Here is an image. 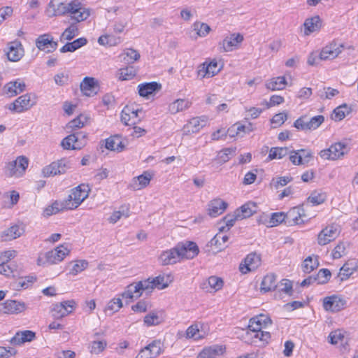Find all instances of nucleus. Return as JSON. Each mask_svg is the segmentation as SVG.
Wrapping results in <instances>:
<instances>
[{
    "label": "nucleus",
    "instance_id": "1",
    "mask_svg": "<svg viewBox=\"0 0 358 358\" xmlns=\"http://www.w3.org/2000/svg\"><path fill=\"white\" fill-rule=\"evenodd\" d=\"M50 9L52 13L49 16H59L69 14L70 20L80 22L85 20L90 15V10L85 8L78 0L69 3H64L60 0H51L49 3Z\"/></svg>",
    "mask_w": 358,
    "mask_h": 358
},
{
    "label": "nucleus",
    "instance_id": "2",
    "mask_svg": "<svg viewBox=\"0 0 358 358\" xmlns=\"http://www.w3.org/2000/svg\"><path fill=\"white\" fill-rule=\"evenodd\" d=\"M88 185L80 184L71 189V194L64 200L67 208L73 210L77 208L88 196L90 192Z\"/></svg>",
    "mask_w": 358,
    "mask_h": 358
},
{
    "label": "nucleus",
    "instance_id": "3",
    "mask_svg": "<svg viewBox=\"0 0 358 358\" xmlns=\"http://www.w3.org/2000/svg\"><path fill=\"white\" fill-rule=\"evenodd\" d=\"M69 253L70 250L66 247L60 245L54 250L46 252L43 257H38L37 264L38 265L57 264L62 262Z\"/></svg>",
    "mask_w": 358,
    "mask_h": 358
},
{
    "label": "nucleus",
    "instance_id": "4",
    "mask_svg": "<svg viewBox=\"0 0 358 358\" xmlns=\"http://www.w3.org/2000/svg\"><path fill=\"white\" fill-rule=\"evenodd\" d=\"M350 151L348 144L337 142L332 144L329 148L321 150L319 153L321 158L327 160H337L343 158Z\"/></svg>",
    "mask_w": 358,
    "mask_h": 358
},
{
    "label": "nucleus",
    "instance_id": "5",
    "mask_svg": "<svg viewBox=\"0 0 358 358\" xmlns=\"http://www.w3.org/2000/svg\"><path fill=\"white\" fill-rule=\"evenodd\" d=\"M154 288L152 279L148 278L145 280L139 281L128 285L127 290L122 294V296L125 299L138 298L141 296L142 291L151 292Z\"/></svg>",
    "mask_w": 358,
    "mask_h": 358
},
{
    "label": "nucleus",
    "instance_id": "6",
    "mask_svg": "<svg viewBox=\"0 0 358 358\" xmlns=\"http://www.w3.org/2000/svg\"><path fill=\"white\" fill-rule=\"evenodd\" d=\"M29 165V159L25 156H19L15 160L9 162L4 167V173L8 177H21Z\"/></svg>",
    "mask_w": 358,
    "mask_h": 358
},
{
    "label": "nucleus",
    "instance_id": "7",
    "mask_svg": "<svg viewBox=\"0 0 358 358\" xmlns=\"http://www.w3.org/2000/svg\"><path fill=\"white\" fill-rule=\"evenodd\" d=\"M324 122V117L322 115L314 116L310 119L303 115L295 120L294 127L299 130L312 131L317 129Z\"/></svg>",
    "mask_w": 358,
    "mask_h": 358
},
{
    "label": "nucleus",
    "instance_id": "8",
    "mask_svg": "<svg viewBox=\"0 0 358 358\" xmlns=\"http://www.w3.org/2000/svg\"><path fill=\"white\" fill-rule=\"evenodd\" d=\"M308 208V203H303L301 206H296L290 209L286 213V224L289 225L299 224L304 222L303 218L310 219V217L306 213Z\"/></svg>",
    "mask_w": 358,
    "mask_h": 358
},
{
    "label": "nucleus",
    "instance_id": "9",
    "mask_svg": "<svg viewBox=\"0 0 358 358\" xmlns=\"http://www.w3.org/2000/svg\"><path fill=\"white\" fill-rule=\"evenodd\" d=\"M69 169H71L70 162L66 159H62L44 167L42 173L44 177H50L64 174Z\"/></svg>",
    "mask_w": 358,
    "mask_h": 358
},
{
    "label": "nucleus",
    "instance_id": "10",
    "mask_svg": "<svg viewBox=\"0 0 358 358\" xmlns=\"http://www.w3.org/2000/svg\"><path fill=\"white\" fill-rule=\"evenodd\" d=\"M36 103V101L31 99V94H25L19 96L13 103L7 106L6 108L12 112L20 113L29 110Z\"/></svg>",
    "mask_w": 358,
    "mask_h": 358
},
{
    "label": "nucleus",
    "instance_id": "11",
    "mask_svg": "<svg viewBox=\"0 0 358 358\" xmlns=\"http://www.w3.org/2000/svg\"><path fill=\"white\" fill-rule=\"evenodd\" d=\"M178 252L179 257L181 259H192L198 255L199 249L196 243L193 241L180 242L176 246Z\"/></svg>",
    "mask_w": 358,
    "mask_h": 358
},
{
    "label": "nucleus",
    "instance_id": "12",
    "mask_svg": "<svg viewBox=\"0 0 358 358\" xmlns=\"http://www.w3.org/2000/svg\"><path fill=\"white\" fill-rule=\"evenodd\" d=\"M73 300L64 301L54 305L51 310V315L55 320L61 319L71 313L75 308Z\"/></svg>",
    "mask_w": 358,
    "mask_h": 358
},
{
    "label": "nucleus",
    "instance_id": "13",
    "mask_svg": "<svg viewBox=\"0 0 358 358\" xmlns=\"http://www.w3.org/2000/svg\"><path fill=\"white\" fill-rule=\"evenodd\" d=\"M343 48L342 43L333 41L322 49L320 59L322 60L334 59L342 52Z\"/></svg>",
    "mask_w": 358,
    "mask_h": 358
},
{
    "label": "nucleus",
    "instance_id": "14",
    "mask_svg": "<svg viewBox=\"0 0 358 358\" xmlns=\"http://www.w3.org/2000/svg\"><path fill=\"white\" fill-rule=\"evenodd\" d=\"M346 301L337 295L327 296L323 299V308L325 310L336 313L345 308Z\"/></svg>",
    "mask_w": 358,
    "mask_h": 358
},
{
    "label": "nucleus",
    "instance_id": "15",
    "mask_svg": "<svg viewBox=\"0 0 358 358\" xmlns=\"http://www.w3.org/2000/svg\"><path fill=\"white\" fill-rule=\"evenodd\" d=\"M246 336L248 338L247 342H250L255 345H265L268 343L271 334L268 331L263 330L252 331L248 329Z\"/></svg>",
    "mask_w": 358,
    "mask_h": 358
},
{
    "label": "nucleus",
    "instance_id": "16",
    "mask_svg": "<svg viewBox=\"0 0 358 358\" xmlns=\"http://www.w3.org/2000/svg\"><path fill=\"white\" fill-rule=\"evenodd\" d=\"M36 45L40 50L46 52H52L57 48V42L53 41V38L49 34L39 36L36 40Z\"/></svg>",
    "mask_w": 358,
    "mask_h": 358
},
{
    "label": "nucleus",
    "instance_id": "17",
    "mask_svg": "<svg viewBox=\"0 0 358 358\" xmlns=\"http://www.w3.org/2000/svg\"><path fill=\"white\" fill-rule=\"evenodd\" d=\"M80 88L84 95L92 96L98 92L99 83L94 78L85 77L81 82Z\"/></svg>",
    "mask_w": 358,
    "mask_h": 358
},
{
    "label": "nucleus",
    "instance_id": "18",
    "mask_svg": "<svg viewBox=\"0 0 358 358\" xmlns=\"http://www.w3.org/2000/svg\"><path fill=\"white\" fill-rule=\"evenodd\" d=\"M339 232L336 226L331 225L323 229L318 234L317 241L320 245H324L334 241Z\"/></svg>",
    "mask_w": 358,
    "mask_h": 358
},
{
    "label": "nucleus",
    "instance_id": "19",
    "mask_svg": "<svg viewBox=\"0 0 358 358\" xmlns=\"http://www.w3.org/2000/svg\"><path fill=\"white\" fill-rule=\"evenodd\" d=\"M243 41V36L241 34H232L226 36L220 43V52H230Z\"/></svg>",
    "mask_w": 358,
    "mask_h": 358
},
{
    "label": "nucleus",
    "instance_id": "20",
    "mask_svg": "<svg viewBox=\"0 0 358 358\" xmlns=\"http://www.w3.org/2000/svg\"><path fill=\"white\" fill-rule=\"evenodd\" d=\"M2 312L6 314H18L26 309L24 302L15 300H6L2 304Z\"/></svg>",
    "mask_w": 358,
    "mask_h": 358
},
{
    "label": "nucleus",
    "instance_id": "21",
    "mask_svg": "<svg viewBox=\"0 0 358 358\" xmlns=\"http://www.w3.org/2000/svg\"><path fill=\"white\" fill-rule=\"evenodd\" d=\"M271 324V320L270 317L265 315H259L250 320L248 329L257 331L258 330H262Z\"/></svg>",
    "mask_w": 358,
    "mask_h": 358
},
{
    "label": "nucleus",
    "instance_id": "22",
    "mask_svg": "<svg viewBox=\"0 0 358 358\" xmlns=\"http://www.w3.org/2000/svg\"><path fill=\"white\" fill-rule=\"evenodd\" d=\"M7 57L11 62L19 61L24 55V49L22 43L18 41H14L8 43Z\"/></svg>",
    "mask_w": 358,
    "mask_h": 358
},
{
    "label": "nucleus",
    "instance_id": "23",
    "mask_svg": "<svg viewBox=\"0 0 358 358\" xmlns=\"http://www.w3.org/2000/svg\"><path fill=\"white\" fill-rule=\"evenodd\" d=\"M208 118L206 116L196 117L191 119L185 126L184 132L196 133L206 126Z\"/></svg>",
    "mask_w": 358,
    "mask_h": 358
},
{
    "label": "nucleus",
    "instance_id": "24",
    "mask_svg": "<svg viewBox=\"0 0 358 358\" xmlns=\"http://www.w3.org/2000/svg\"><path fill=\"white\" fill-rule=\"evenodd\" d=\"M260 257L256 253H250L245 258V264L240 265L239 269L241 273H246L248 271H251L256 269L260 264Z\"/></svg>",
    "mask_w": 358,
    "mask_h": 358
},
{
    "label": "nucleus",
    "instance_id": "25",
    "mask_svg": "<svg viewBox=\"0 0 358 358\" xmlns=\"http://www.w3.org/2000/svg\"><path fill=\"white\" fill-rule=\"evenodd\" d=\"M152 178L148 171H144L143 174L133 178L129 187L133 190H139L147 187Z\"/></svg>",
    "mask_w": 358,
    "mask_h": 358
},
{
    "label": "nucleus",
    "instance_id": "26",
    "mask_svg": "<svg viewBox=\"0 0 358 358\" xmlns=\"http://www.w3.org/2000/svg\"><path fill=\"white\" fill-rule=\"evenodd\" d=\"M228 204L221 199H215L210 201L208 205V215L215 217L221 215L227 208Z\"/></svg>",
    "mask_w": 358,
    "mask_h": 358
},
{
    "label": "nucleus",
    "instance_id": "27",
    "mask_svg": "<svg viewBox=\"0 0 358 358\" xmlns=\"http://www.w3.org/2000/svg\"><path fill=\"white\" fill-rule=\"evenodd\" d=\"M178 252L175 247L162 252L159 258L161 264L166 266L179 262L180 259Z\"/></svg>",
    "mask_w": 358,
    "mask_h": 358
},
{
    "label": "nucleus",
    "instance_id": "28",
    "mask_svg": "<svg viewBox=\"0 0 358 358\" xmlns=\"http://www.w3.org/2000/svg\"><path fill=\"white\" fill-rule=\"evenodd\" d=\"M355 260H349L345 262L340 268L337 277L340 281L348 280L355 272H358V268L356 266Z\"/></svg>",
    "mask_w": 358,
    "mask_h": 358
},
{
    "label": "nucleus",
    "instance_id": "29",
    "mask_svg": "<svg viewBox=\"0 0 358 358\" xmlns=\"http://www.w3.org/2000/svg\"><path fill=\"white\" fill-rule=\"evenodd\" d=\"M162 85L157 82L144 83L138 85V94L141 96L148 97L161 90Z\"/></svg>",
    "mask_w": 358,
    "mask_h": 358
},
{
    "label": "nucleus",
    "instance_id": "30",
    "mask_svg": "<svg viewBox=\"0 0 358 358\" xmlns=\"http://www.w3.org/2000/svg\"><path fill=\"white\" fill-rule=\"evenodd\" d=\"M24 232L22 228L15 224L0 233V238L2 241H9L20 237Z\"/></svg>",
    "mask_w": 358,
    "mask_h": 358
},
{
    "label": "nucleus",
    "instance_id": "31",
    "mask_svg": "<svg viewBox=\"0 0 358 358\" xmlns=\"http://www.w3.org/2000/svg\"><path fill=\"white\" fill-rule=\"evenodd\" d=\"M105 148L110 151L120 152L125 148L120 135L111 136L105 140Z\"/></svg>",
    "mask_w": 358,
    "mask_h": 358
},
{
    "label": "nucleus",
    "instance_id": "32",
    "mask_svg": "<svg viewBox=\"0 0 358 358\" xmlns=\"http://www.w3.org/2000/svg\"><path fill=\"white\" fill-rule=\"evenodd\" d=\"M36 338L35 332L30 330L18 331L10 339V342L14 345H21L25 342H30Z\"/></svg>",
    "mask_w": 358,
    "mask_h": 358
},
{
    "label": "nucleus",
    "instance_id": "33",
    "mask_svg": "<svg viewBox=\"0 0 358 358\" xmlns=\"http://www.w3.org/2000/svg\"><path fill=\"white\" fill-rule=\"evenodd\" d=\"M25 89L23 82H10L3 87V93L8 97H12L22 92Z\"/></svg>",
    "mask_w": 358,
    "mask_h": 358
},
{
    "label": "nucleus",
    "instance_id": "34",
    "mask_svg": "<svg viewBox=\"0 0 358 358\" xmlns=\"http://www.w3.org/2000/svg\"><path fill=\"white\" fill-rule=\"evenodd\" d=\"M225 348L222 345H213L203 349L197 358H218L224 353Z\"/></svg>",
    "mask_w": 358,
    "mask_h": 358
},
{
    "label": "nucleus",
    "instance_id": "35",
    "mask_svg": "<svg viewBox=\"0 0 358 358\" xmlns=\"http://www.w3.org/2000/svg\"><path fill=\"white\" fill-rule=\"evenodd\" d=\"M304 34L308 36L313 32L319 31L322 27V22L318 15L308 18L303 23Z\"/></svg>",
    "mask_w": 358,
    "mask_h": 358
},
{
    "label": "nucleus",
    "instance_id": "36",
    "mask_svg": "<svg viewBox=\"0 0 358 358\" xmlns=\"http://www.w3.org/2000/svg\"><path fill=\"white\" fill-rule=\"evenodd\" d=\"M257 205L254 202H248L235 210L241 220L252 216L257 211Z\"/></svg>",
    "mask_w": 358,
    "mask_h": 358
},
{
    "label": "nucleus",
    "instance_id": "37",
    "mask_svg": "<svg viewBox=\"0 0 358 358\" xmlns=\"http://www.w3.org/2000/svg\"><path fill=\"white\" fill-rule=\"evenodd\" d=\"M217 62L216 61H212L207 65L204 63L199 69L198 74L202 78H204L205 76L210 78L215 76L220 71V69H217Z\"/></svg>",
    "mask_w": 358,
    "mask_h": 358
},
{
    "label": "nucleus",
    "instance_id": "38",
    "mask_svg": "<svg viewBox=\"0 0 358 358\" xmlns=\"http://www.w3.org/2000/svg\"><path fill=\"white\" fill-rule=\"evenodd\" d=\"M239 220H241V218L237 217V214L235 211L234 215H227L218 224L219 225L223 224V225H221L218 227L219 231L224 232L229 231L230 228L234 225L235 222Z\"/></svg>",
    "mask_w": 358,
    "mask_h": 358
},
{
    "label": "nucleus",
    "instance_id": "39",
    "mask_svg": "<svg viewBox=\"0 0 358 358\" xmlns=\"http://www.w3.org/2000/svg\"><path fill=\"white\" fill-rule=\"evenodd\" d=\"M192 103L187 99H178L169 106V110L171 114H176L189 108Z\"/></svg>",
    "mask_w": 358,
    "mask_h": 358
},
{
    "label": "nucleus",
    "instance_id": "40",
    "mask_svg": "<svg viewBox=\"0 0 358 358\" xmlns=\"http://www.w3.org/2000/svg\"><path fill=\"white\" fill-rule=\"evenodd\" d=\"M276 275L274 273H269L264 276L261 283V292H267L275 289L277 287Z\"/></svg>",
    "mask_w": 358,
    "mask_h": 358
},
{
    "label": "nucleus",
    "instance_id": "41",
    "mask_svg": "<svg viewBox=\"0 0 358 358\" xmlns=\"http://www.w3.org/2000/svg\"><path fill=\"white\" fill-rule=\"evenodd\" d=\"M137 71L133 66H128L121 68L117 73V78L119 80H129L136 76Z\"/></svg>",
    "mask_w": 358,
    "mask_h": 358
},
{
    "label": "nucleus",
    "instance_id": "42",
    "mask_svg": "<svg viewBox=\"0 0 358 358\" xmlns=\"http://www.w3.org/2000/svg\"><path fill=\"white\" fill-rule=\"evenodd\" d=\"M173 281V277L169 274H162L152 278V283L155 288L163 289L169 286Z\"/></svg>",
    "mask_w": 358,
    "mask_h": 358
},
{
    "label": "nucleus",
    "instance_id": "43",
    "mask_svg": "<svg viewBox=\"0 0 358 358\" xmlns=\"http://www.w3.org/2000/svg\"><path fill=\"white\" fill-rule=\"evenodd\" d=\"M350 108L347 104L344 103L336 108L331 115V118L338 122L345 118V117L350 113Z\"/></svg>",
    "mask_w": 358,
    "mask_h": 358
},
{
    "label": "nucleus",
    "instance_id": "44",
    "mask_svg": "<svg viewBox=\"0 0 358 358\" xmlns=\"http://www.w3.org/2000/svg\"><path fill=\"white\" fill-rule=\"evenodd\" d=\"M318 256H309L305 259L302 264L303 271L306 273H310L319 266Z\"/></svg>",
    "mask_w": 358,
    "mask_h": 358
},
{
    "label": "nucleus",
    "instance_id": "45",
    "mask_svg": "<svg viewBox=\"0 0 358 358\" xmlns=\"http://www.w3.org/2000/svg\"><path fill=\"white\" fill-rule=\"evenodd\" d=\"M287 84L286 79L283 76H279L274 78L266 83V87L267 89L275 91V90H281L285 88Z\"/></svg>",
    "mask_w": 358,
    "mask_h": 358
},
{
    "label": "nucleus",
    "instance_id": "46",
    "mask_svg": "<svg viewBox=\"0 0 358 358\" xmlns=\"http://www.w3.org/2000/svg\"><path fill=\"white\" fill-rule=\"evenodd\" d=\"M64 210H69L64 200L63 201H55L44 210V214L46 216H50Z\"/></svg>",
    "mask_w": 358,
    "mask_h": 358
},
{
    "label": "nucleus",
    "instance_id": "47",
    "mask_svg": "<svg viewBox=\"0 0 358 358\" xmlns=\"http://www.w3.org/2000/svg\"><path fill=\"white\" fill-rule=\"evenodd\" d=\"M222 233L219 231L209 242L211 246H216L219 251L224 250L227 247L225 243L229 240L228 236L223 235Z\"/></svg>",
    "mask_w": 358,
    "mask_h": 358
},
{
    "label": "nucleus",
    "instance_id": "48",
    "mask_svg": "<svg viewBox=\"0 0 358 358\" xmlns=\"http://www.w3.org/2000/svg\"><path fill=\"white\" fill-rule=\"evenodd\" d=\"M327 199V195L324 192H319L317 191L313 192L307 198V200L303 203H308V208L310 203L313 206H317L323 203Z\"/></svg>",
    "mask_w": 358,
    "mask_h": 358
},
{
    "label": "nucleus",
    "instance_id": "49",
    "mask_svg": "<svg viewBox=\"0 0 358 358\" xmlns=\"http://www.w3.org/2000/svg\"><path fill=\"white\" fill-rule=\"evenodd\" d=\"M77 22L76 20H73V22L71 23L70 26L67 27L64 32L61 35V39H64L67 41H70L73 39L76 35L78 34V28L77 26Z\"/></svg>",
    "mask_w": 358,
    "mask_h": 358
},
{
    "label": "nucleus",
    "instance_id": "50",
    "mask_svg": "<svg viewBox=\"0 0 358 358\" xmlns=\"http://www.w3.org/2000/svg\"><path fill=\"white\" fill-rule=\"evenodd\" d=\"M122 210L115 211L108 218L110 223H116L122 217H128L129 216V208L128 206H121Z\"/></svg>",
    "mask_w": 358,
    "mask_h": 358
},
{
    "label": "nucleus",
    "instance_id": "51",
    "mask_svg": "<svg viewBox=\"0 0 358 358\" xmlns=\"http://www.w3.org/2000/svg\"><path fill=\"white\" fill-rule=\"evenodd\" d=\"M286 213L282 212L273 213L271 214V217L269 218L268 226L272 227L280 224L282 222H285L286 224Z\"/></svg>",
    "mask_w": 358,
    "mask_h": 358
},
{
    "label": "nucleus",
    "instance_id": "52",
    "mask_svg": "<svg viewBox=\"0 0 358 358\" xmlns=\"http://www.w3.org/2000/svg\"><path fill=\"white\" fill-rule=\"evenodd\" d=\"M130 106H127L124 108L121 113V121L125 125H135L139 122V120H131L130 115Z\"/></svg>",
    "mask_w": 358,
    "mask_h": 358
},
{
    "label": "nucleus",
    "instance_id": "53",
    "mask_svg": "<svg viewBox=\"0 0 358 358\" xmlns=\"http://www.w3.org/2000/svg\"><path fill=\"white\" fill-rule=\"evenodd\" d=\"M87 122V117L83 115H80L75 119L70 121L67 127L71 129H78L83 127Z\"/></svg>",
    "mask_w": 358,
    "mask_h": 358
},
{
    "label": "nucleus",
    "instance_id": "54",
    "mask_svg": "<svg viewBox=\"0 0 358 358\" xmlns=\"http://www.w3.org/2000/svg\"><path fill=\"white\" fill-rule=\"evenodd\" d=\"M288 153V148H272L268 154V158L270 159H281L286 156Z\"/></svg>",
    "mask_w": 358,
    "mask_h": 358
},
{
    "label": "nucleus",
    "instance_id": "55",
    "mask_svg": "<svg viewBox=\"0 0 358 358\" xmlns=\"http://www.w3.org/2000/svg\"><path fill=\"white\" fill-rule=\"evenodd\" d=\"M331 275V272L329 269L322 268L318 271L317 275H315V280L317 284H326L329 280Z\"/></svg>",
    "mask_w": 358,
    "mask_h": 358
},
{
    "label": "nucleus",
    "instance_id": "56",
    "mask_svg": "<svg viewBox=\"0 0 358 358\" xmlns=\"http://www.w3.org/2000/svg\"><path fill=\"white\" fill-rule=\"evenodd\" d=\"M194 29L199 36H206L210 31V27L206 23L196 22L194 24Z\"/></svg>",
    "mask_w": 358,
    "mask_h": 358
},
{
    "label": "nucleus",
    "instance_id": "57",
    "mask_svg": "<svg viewBox=\"0 0 358 358\" xmlns=\"http://www.w3.org/2000/svg\"><path fill=\"white\" fill-rule=\"evenodd\" d=\"M88 262L86 260H78L73 265L72 268L70 270L69 273L73 275H77L78 273L87 268Z\"/></svg>",
    "mask_w": 358,
    "mask_h": 358
},
{
    "label": "nucleus",
    "instance_id": "58",
    "mask_svg": "<svg viewBox=\"0 0 358 358\" xmlns=\"http://www.w3.org/2000/svg\"><path fill=\"white\" fill-rule=\"evenodd\" d=\"M74 135L76 143L73 145V149L80 150L87 143V135L81 131L74 133Z\"/></svg>",
    "mask_w": 358,
    "mask_h": 358
},
{
    "label": "nucleus",
    "instance_id": "59",
    "mask_svg": "<svg viewBox=\"0 0 358 358\" xmlns=\"http://www.w3.org/2000/svg\"><path fill=\"white\" fill-rule=\"evenodd\" d=\"M122 307V300L119 298L113 299L110 301L106 307L105 311H110V313L113 314L115 312L118 311Z\"/></svg>",
    "mask_w": 358,
    "mask_h": 358
},
{
    "label": "nucleus",
    "instance_id": "60",
    "mask_svg": "<svg viewBox=\"0 0 358 358\" xmlns=\"http://www.w3.org/2000/svg\"><path fill=\"white\" fill-rule=\"evenodd\" d=\"M106 346L107 342L106 341H94L91 344L90 352L92 354L98 355L103 351Z\"/></svg>",
    "mask_w": 358,
    "mask_h": 358
},
{
    "label": "nucleus",
    "instance_id": "61",
    "mask_svg": "<svg viewBox=\"0 0 358 358\" xmlns=\"http://www.w3.org/2000/svg\"><path fill=\"white\" fill-rule=\"evenodd\" d=\"M144 323L147 326L157 325L162 322L161 318L155 313H150L146 315L144 317Z\"/></svg>",
    "mask_w": 358,
    "mask_h": 358
},
{
    "label": "nucleus",
    "instance_id": "62",
    "mask_svg": "<svg viewBox=\"0 0 358 358\" xmlns=\"http://www.w3.org/2000/svg\"><path fill=\"white\" fill-rule=\"evenodd\" d=\"M223 280L221 278L217 276H210L208 279V285L211 289H213L215 291H218L221 289L223 287Z\"/></svg>",
    "mask_w": 358,
    "mask_h": 358
},
{
    "label": "nucleus",
    "instance_id": "63",
    "mask_svg": "<svg viewBox=\"0 0 358 358\" xmlns=\"http://www.w3.org/2000/svg\"><path fill=\"white\" fill-rule=\"evenodd\" d=\"M15 265L12 263L10 264H7L6 262H2L0 264V274H3L6 276L13 275L15 276Z\"/></svg>",
    "mask_w": 358,
    "mask_h": 358
},
{
    "label": "nucleus",
    "instance_id": "64",
    "mask_svg": "<svg viewBox=\"0 0 358 358\" xmlns=\"http://www.w3.org/2000/svg\"><path fill=\"white\" fill-rule=\"evenodd\" d=\"M76 138H75V135H74V134H72L67 136L62 140V141L61 143V145L63 147L64 149L73 150V145L76 143Z\"/></svg>",
    "mask_w": 358,
    "mask_h": 358
}]
</instances>
